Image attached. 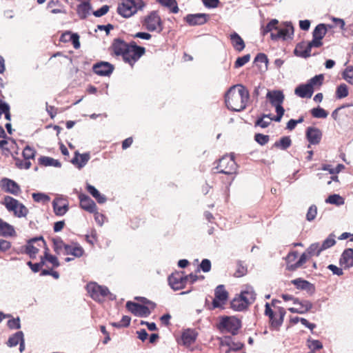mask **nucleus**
<instances>
[{
	"instance_id": "obj_29",
	"label": "nucleus",
	"mask_w": 353,
	"mask_h": 353,
	"mask_svg": "<svg viewBox=\"0 0 353 353\" xmlns=\"http://www.w3.org/2000/svg\"><path fill=\"white\" fill-rule=\"evenodd\" d=\"M19 343L20 344L19 350L21 352L24 349L23 334L21 331L17 332L12 335L7 343L9 347H14Z\"/></svg>"
},
{
	"instance_id": "obj_33",
	"label": "nucleus",
	"mask_w": 353,
	"mask_h": 353,
	"mask_svg": "<svg viewBox=\"0 0 353 353\" xmlns=\"http://www.w3.org/2000/svg\"><path fill=\"white\" fill-rule=\"evenodd\" d=\"M15 235L16 232L14 227L0 218V236L6 237Z\"/></svg>"
},
{
	"instance_id": "obj_11",
	"label": "nucleus",
	"mask_w": 353,
	"mask_h": 353,
	"mask_svg": "<svg viewBox=\"0 0 353 353\" xmlns=\"http://www.w3.org/2000/svg\"><path fill=\"white\" fill-rule=\"evenodd\" d=\"M327 26L324 23H320L315 27L312 32L313 39L312 41H309L307 48H319L323 46L322 39L327 32Z\"/></svg>"
},
{
	"instance_id": "obj_40",
	"label": "nucleus",
	"mask_w": 353,
	"mask_h": 353,
	"mask_svg": "<svg viewBox=\"0 0 353 353\" xmlns=\"http://www.w3.org/2000/svg\"><path fill=\"white\" fill-rule=\"evenodd\" d=\"M91 9L88 2L83 1L77 6V12L81 19H85Z\"/></svg>"
},
{
	"instance_id": "obj_16",
	"label": "nucleus",
	"mask_w": 353,
	"mask_h": 353,
	"mask_svg": "<svg viewBox=\"0 0 353 353\" xmlns=\"http://www.w3.org/2000/svg\"><path fill=\"white\" fill-rule=\"evenodd\" d=\"M168 283L173 290H181L187 284V277H185L183 272H176L169 276Z\"/></svg>"
},
{
	"instance_id": "obj_5",
	"label": "nucleus",
	"mask_w": 353,
	"mask_h": 353,
	"mask_svg": "<svg viewBox=\"0 0 353 353\" xmlns=\"http://www.w3.org/2000/svg\"><path fill=\"white\" fill-rule=\"evenodd\" d=\"M145 6L143 0H122L118 6L117 12L122 17L128 18Z\"/></svg>"
},
{
	"instance_id": "obj_45",
	"label": "nucleus",
	"mask_w": 353,
	"mask_h": 353,
	"mask_svg": "<svg viewBox=\"0 0 353 353\" xmlns=\"http://www.w3.org/2000/svg\"><path fill=\"white\" fill-rule=\"evenodd\" d=\"M310 257V256L305 252H303L301 255L299 259L296 263L289 265L288 270L294 271L296 269L302 267L306 263V261L309 259Z\"/></svg>"
},
{
	"instance_id": "obj_34",
	"label": "nucleus",
	"mask_w": 353,
	"mask_h": 353,
	"mask_svg": "<svg viewBox=\"0 0 353 353\" xmlns=\"http://www.w3.org/2000/svg\"><path fill=\"white\" fill-rule=\"evenodd\" d=\"M230 39L233 48L236 51L241 52L245 48L244 41L236 32L232 33L230 35Z\"/></svg>"
},
{
	"instance_id": "obj_17",
	"label": "nucleus",
	"mask_w": 353,
	"mask_h": 353,
	"mask_svg": "<svg viewBox=\"0 0 353 353\" xmlns=\"http://www.w3.org/2000/svg\"><path fill=\"white\" fill-rule=\"evenodd\" d=\"M126 308L132 314L141 317H146L151 313V309L149 306L141 305L134 302L128 301Z\"/></svg>"
},
{
	"instance_id": "obj_59",
	"label": "nucleus",
	"mask_w": 353,
	"mask_h": 353,
	"mask_svg": "<svg viewBox=\"0 0 353 353\" xmlns=\"http://www.w3.org/2000/svg\"><path fill=\"white\" fill-rule=\"evenodd\" d=\"M316 214H317V208L315 205H312L309 208V209L307 210V212L306 214V219L308 221H312L316 218Z\"/></svg>"
},
{
	"instance_id": "obj_35",
	"label": "nucleus",
	"mask_w": 353,
	"mask_h": 353,
	"mask_svg": "<svg viewBox=\"0 0 353 353\" xmlns=\"http://www.w3.org/2000/svg\"><path fill=\"white\" fill-rule=\"evenodd\" d=\"M243 297L245 299L247 303L250 305L256 300V293L251 286H246L245 290L241 291L240 293Z\"/></svg>"
},
{
	"instance_id": "obj_9",
	"label": "nucleus",
	"mask_w": 353,
	"mask_h": 353,
	"mask_svg": "<svg viewBox=\"0 0 353 353\" xmlns=\"http://www.w3.org/2000/svg\"><path fill=\"white\" fill-rule=\"evenodd\" d=\"M216 168L220 173L232 175L236 173L237 165L232 156L225 155L220 159Z\"/></svg>"
},
{
	"instance_id": "obj_49",
	"label": "nucleus",
	"mask_w": 353,
	"mask_h": 353,
	"mask_svg": "<svg viewBox=\"0 0 353 353\" xmlns=\"http://www.w3.org/2000/svg\"><path fill=\"white\" fill-rule=\"evenodd\" d=\"M336 97L337 99H343L348 96L349 91L347 85L345 83L340 84L336 90Z\"/></svg>"
},
{
	"instance_id": "obj_41",
	"label": "nucleus",
	"mask_w": 353,
	"mask_h": 353,
	"mask_svg": "<svg viewBox=\"0 0 353 353\" xmlns=\"http://www.w3.org/2000/svg\"><path fill=\"white\" fill-rule=\"evenodd\" d=\"M292 145V140L290 137L285 136L281 137L279 141H276L273 147L281 150H286Z\"/></svg>"
},
{
	"instance_id": "obj_44",
	"label": "nucleus",
	"mask_w": 353,
	"mask_h": 353,
	"mask_svg": "<svg viewBox=\"0 0 353 353\" xmlns=\"http://www.w3.org/2000/svg\"><path fill=\"white\" fill-rule=\"evenodd\" d=\"M254 63L261 69L266 70L268 69V57L263 53H259L254 59Z\"/></svg>"
},
{
	"instance_id": "obj_23",
	"label": "nucleus",
	"mask_w": 353,
	"mask_h": 353,
	"mask_svg": "<svg viewBox=\"0 0 353 353\" xmlns=\"http://www.w3.org/2000/svg\"><path fill=\"white\" fill-rule=\"evenodd\" d=\"M198 336V332L193 329L185 330L181 334L182 344L185 347H190L195 343Z\"/></svg>"
},
{
	"instance_id": "obj_50",
	"label": "nucleus",
	"mask_w": 353,
	"mask_h": 353,
	"mask_svg": "<svg viewBox=\"0 0 353 353\" xmlns=\"http://www.w3.org/2000/svg\"><path fill=\"white\" fill-rule=\"evenodd\" d=\"M39 163L43 166H58L60 164L57 161L48 157H41L39 159Z\"/></svg>"
},
{
	"instance_id": "obj_14",
	"label": "nucleus",
	"mask_w": 353,
	"mask_h": 353,
	"mask_svg": "<svg viewBox=\"0 0 353 353\" xmlns=\"http://www.w3.org/2000/svg\"><path fill=\"white\" fill-rule=\"evenodd\" d=\"M265 314L269 317L272 326L277 327H279L283 321V319L285 315V310L283 307H279V318L278 319H274V316L277 315V312H274L271 309L270 304L268 303H266Z\"/></svg>"
},
{
	"instance_id": "obj_52",
	"label": "nucleus",
	"mask_w": 353,
	"mask_h": 353,
	"mask_svg": "<svg viewBox=\"0 0 353 353\" xmlns=\"http://www.w3.org/2000/svg\"><path fill=\"white\" fill-rule=\"evenodd\" d=\"M323 74H319L311 78L307 83L311 85L312 88H314L315 86L320 87L323 84Z\"/></svg>"
},
{
	"instance_id": "obj_48",
	"label": "nucleus",
	"mask_w": 353,
	"mask_h": 353,
	"mask_svg": "<svg viewBox=\"0 0 353 353\" xmlns=\"http://www.w3.org/2000/svg\"><path fill=\"white\" fill-rule=\"evenodd\" d=\"M310 113L314 118L317 119H325L328 115V112L320 106L312 108Z\"/></svg>"
},
{
	"instance_id": "obj_30",
	"label": "nucleus",
	"mask_w": 353,
	"mask_h": 353,
	"mask_svg": "<svg viewBox=\"0 0 353 353\" xmlns=\"http://www.w3.org/2000/svg\"><path fill=\"white\" fill-rule=\"evenodd\" d=\"M90 158L89 153L79 154L78 151L74 152V157L71 160L72 164L79 169L82 168L88 163Z\"/></svg>"
},
{
	"instance_id": "obj_37",
	"label": "nucleus",
	"mask_w": 353,
	"mask_h": 353,
	"mask_svg": "<svg viewBox=\"0 0 353 353\" xmlns=\"http://www.w3.org/2000/svg\"><path fill=\"white\" fill-rule=\"evenodd\" d=\"M53 243V250L57 254H63L65 252V247H68V244H65L61 237H56L52 239Z\"/></svg>"
},
{
	"instance_id": "obj_57",
	"label": "nucleus",
	"mask_w": 353,
	"mask_h": 353,
	"mask_svg": "<svg viewBox=\"0 0 353 353\" xmlns=\"http://www.w3.org/2000/svg\"><path fill=\"white\" fill-rule=\"evenodd\" d=\"M22 154L25 160L29 161L30 159L34 158L36 151L32 148L27 145L23 149Z\"/></svg>"
},
{
	"instance_id": "obj_38",
	"label": "nucleus",
	"mask_w": 353,
	"mask_h": 353,
	"mask_svg": "<svg viewBox=\"0 0 353 353\" xmlns=\"http://www.w3.org/2000/svg\"><path fill=\"white\" fill-rule=\"evenodd\" d=\"M86 190L99 203H104L106 201V197L104 195L101 194L93 185L87 184Z\"/></svg>"
},
{
	"instance_id": "obj_31",
	"label": "nucleus",
	"mask_w": 353,
	"mask_h": 353,
	"mask_svg": "<svg viewBox=\"0 0 353 353\" xmlns=\"http://www.w3.org/2000/svg\"><path fill=\"white\" fill-rule=\"evenodd\" d=\"M63 254H71L74 257L79 258L84 254V250L77 243H72L68 247H65V252H63Z\"/></svg>"
},
{
	"instance_id": "obj_62",
	"label": "nucleus",
	"mask_w": 353,
	"mask_h": 353,
	"mask_svg": "<svg viewBox=\"0 0 353 353\" xmlns=\"http://www.w3.org/2000/svg\"><path fill=\"white\" fill-rule=\"evenodd\" d=\"M298 256V252L297 251H292L288 253L285 258V261L287 263V269L288 270L289 265L294 264L295 260L296 259Z\"/></svg>"
},
{
	"instance_id": "obj_7",
	"label": "nucleus",
	"mask_w": 353,
	"mask_h": 353,
	"mask_svg": "<svg viewBox=\"0 0 353 353\" xmlns=\"http://www.w3.org/2000/svg\"><path fill=\"white\" fill-rule=\"evenodd\" d=\"M241 327V321L234 316L223 317L218 325V328L222 332H228L232 335L236 334Z\"/></svg>"
},
{
	"instance_id": "obj_27",
	"label": "nucleus",
	"mask_w": 353,
	"mask_h": 353,
	"mask_svg": "<svg viewBox=\"0 0 353 353\" xmlns=\"http://www.w3.org/2000/svg\"><path fill=\"white\" fill-rule=\"evenodd\" d=\"M230 306L234 310L241 312L247 310L250 305L247 303L244 297L240 294L234 297L231 301Z\"/></svg>"
},
{
	"instance_id": "obj_51",
	"label": "nucleus",
	"mask_w": 353,
	"mask_h": 353,
	"mask_svg": "<svg viewBox=\"0 0 353 353\" xmlns=\"http://www.w3.org/2000/svg\"><path fill=\"white\" fill-rule=\"evenodd\" d=\"M278 23L279 21L277 19H272L265 27L263 28L262 32L263 34H268V32H273L272 30H274L276 32L277 28H278Z\"/></svg>"
},
{
	"instance_id": "obj_56",
	"label": "nucleus",
	"mask_w": 353,
	"mask_h": 353,
	"mask_svg": "<svg viewBox=\"0 0 353 353\" xmlns=\"http://www.w3.org/2000/svg\"><path fill=\"white\" fill-rule=\"evenodd\" d=\"M131 318L128 316H123L119 322L112 323L111 325L117 328L128 327L130 323Z\"/></svg>"
},
{
	"instance_id": "obj_26",
	"label": "nucleus",
	"mask_w": 353,
	"mask_h": 353,
	"mask_svg": "<svg viewBox=\"0 0 353 353\" xmlns=\"http://www.w3.org/2000/svg\"><path fill=\"white\" fill-rule=\"evenodd\" d=\"M314 88H312L311 85L307 83L298 85L294 90V94L301 98L310 99L312 97Z\"/></svg>"
},
{
	"instance_id": "obj_3",
	"label": "nucleus",
	"mask_w": 353,
	"mask_h": 353,
	"mask_svg": "<svg viewBox=\"0 0 353 353\" xmlns=\"http://www.w3.org/2000/svg\"><path fill=\"white\" fill-rule=\"evenodd\" d=\"M143 28L149 32L161 33L163 30V22L157 10L150 12L141 20Z\"/></svg>"
},
{
	"instance_id": "obj_6",
	"label": "nucleus",
	"mask_w": 353,
	"mask_h": 353,
	"mask_svg": "<svg viewBox=\"0 0 353 353\" xmlns=\"http://www.w3.org/2000/svg\"><path fill=\"white\" fill-rule=\"evenodd\" d=\"M266 97L269 99L271 105L275 108L276 116L274 117V120L279 122L285 112V110L282 106V103L285 99L283 92L281 90L268 91Z\"/></svg>"
},
{
	"instance_id": "obj_53",
	"label": "nucleus",
	"mask_w": 353,
	"mask_h": 353,
	"mask_svg": "<svg viewBox=\"0 0 353 353\" xmlns=\"http://www.w3.org/2000/svg\"><path fill=\"white\" fill-rule=\"evenodd\" d=\"M336 243V241L334 239V235L331 234L328 236V237L321 244V250L323 251L327 250Z\"/></svg>"
},
{
	"instance_id": "obj_54",
	"label": "nucleus",
	"mask_w": 353,
	"mask_h": 353,
	"mask_svg": "<svg viewBox=\"0 0 353 353\" xmlns=\"http://www.w3.org/2000/svg\"><path fill=\"white\" fill-rule=\"evenodd\" d=\"M343 78L348 83L353 85V66L350 65L345 68L343 72Z\"/></svg>"
},
{
	"instance_id": "obj_13",
	"label": "nucleus",
	"mask_w": 353,
	"mask_h": 353,
	"mask_svg": "<svg viewBox=\"0 0 353 353\" xmlns=\"http://www.w3.org/2000/svg\"><path fill=\"white\" fill-rule=\"evenodd\" d=\"M293 34V26L290 23H286L284 27H278L276 32H271L270 37L272 40H287L292 38Z\"/></svg>"
},
{
	"instance_id": "obj_47",
	"label": "nucleus",
	"mask_w": 353,
	"mask_h": 353,
	"mask_svg": "<svg viewBox=\"0 0 353 353\" xmlns=\"http://www.w3.org/2000/svg\"><path fill=\"white\" fill-rule=\"evenodd\" d=\"M322 251L321 244L315 243L311 244L305 252L311 257L312 256H319Z\"/></svg>"
},
{
	"instance_id": "obj_19",
	"label": "nucleus",
	"mask_w": 353,
	"mask_h": 353,
	"mask_svg": "<svg viewBox=\"0 0 353 353\" xmlns=\"http://www.w3.org/2000/svg\"><path fill=\"white\" fill-rule=\"evenodd\" d=\"M294 304L296 305L294 307H290L288 310L292 313L305 314L310 311L313 304L307 300H299L296 298L294 299Z\"/></svg>"
},
{
	"instance_id": "obj_61",
	"label": "nucleus",
	"mask_w": 353,
	"mask_h": 353,
	"mask_svg": "<svg viewBox=\"0 0 353 353\" xmlns=\"http://www.w3.org/2000/svg\"><path fill=\"white\" fill-rule=\"evenodd\" d=\"M254 140L260 145H265L270 140V137L268 135H265L263 134H256L254 135Z\"/></svg>"
},
{
	"instance_id": "obj_63",
	"label": "nucleus",
	"mask_w": 353,
	"mask_h": 353,
	"mask_svg": "<svg viewBox=\"0 0 353 353\" xmlns=\"http://www.w3.org/2000/svg\"><path fill=\"white\" fill-rule=\"evenodd\" d=\"M15 165L19 169H29L31 166V163L30 161L16 159Z\"/></svg>"
},
{
	"instance_id": "obj_12",
	"label": "nucleus",
	"mask_w": 353,
	"mask_h": 353,
	"mask_svg": "<svg viewBox=\"0 0 353 353\" xmlns=\"http://www.w3.org/2000/svg\"><path fill=\"white\" fill-rule=\"evenodd\" d=\"M228 299V292L223 285H218L214 290V299L212 301V307L223 308Z\"/></svg>"
},
{
	"instance_id": "obj_60",
	"label": "nucleus",
	"mask_w": 353,
	"mask_h": 353,
	"mask_svg": "<svg viewBox=\"0 0 353 353\" xmlns=\"http://www.w3.org/2000/svg\"><path fill=\"white\" fill-rule=\"evenodd\" d=\"M32 198L36 202L47 203L50 201V198L47 194L43 193H34Z\"/></svg>"
},
{
	"instance_id": "obj_8",
	"label": "nucleus",
	"mask_w": 353,
	"mask_h": 353,
	"mask_svg": "<svg viewBox=\"0 0 353 353\" xmlns=\"http://www.w3.org/2000/svg\"><path fill=\"white\" fill-rule=\"evenodd\" d=\"M46 248H48V246L42 236L33 238L28 241L25 246V253L31 259H34L39 250L43 248L45 251Z\"/></svg>"
},
{
	"instance_id": "obj_20",
	"label": "nucleus",
	"mask_w": 353,
	"mask_h": 353,
	"mask_svg": "<svg viewBox=\"0 0 353 353\" xmlns=\"http://www.w3.org/2000/svg\"><path fill=\"white\" fill-rule=\"evenodd\" d=\"M78 197L80 201V207L82 209L90 213L98 214L96 203L88 196L80 193Z\"/></svg>"
},
{
	"instance_id": "obj_15",
	"label": "nucleus",
	"mask_w": 353,
	"mask_h": 353,
	"mask_svg": "<svg viewBox=\"0 0 353 353\" xmlns=\"http://www.w3.org/2000/svg\"><path fill=\"white\" fill-rule=\"evenodd\" d=\"M0 188L6 193L18 196L21 192L20 185L14 180L4 177L0 180Z\"/></svg>"
},
{
	"instance_id": "obj_46",
	"label": "nucleus",
	"mask_w": 353,
	"mask_h": 353,
	"mask_svg": "<svg viewBox=\"0 0 353 353\" xmlns=\"http://www.w3.org/2000/svg\"><path fill=\"white\" fill-rule=\"evenodd\" d=\"M163 6L167 7L172 13H177L179 10L176 0H157Z\"/></svg>"
},
{
	"instance_id": "obj_43",
	"label": "nucleus",
	"mask_w": 353,
	"mask_h": 353,
	"mask_svg": "<svg viewBox=\"0 0 353 353\" xmlns=\"http://www.w3.org/2000/svg\"><path fill=\"white\" fill-rule=\"evenodd\" d=\"M274 117H272L271 114H264L255 121V126L265 128L270 124L272 121H274Z\"/></svg>"
},
{
	"instance_id": "obj_1",
	"label": "nucleus",
	"mask_w": 353,
	"mask_h": 353,
	"mask_svg": "<svg viewBox=\"0 0 353 353\" xmlns=\"http://www.w3.org/2000/svg\"><path fill=\"white\" fill-rule=\"evenodd\" d=\"M110 51L112 56L121 57L124 63L133 68L145 54L146 49L138 46L134 41L128 43L121 39H114L110 47Z\"/></svg>"
},
{
	"instance_id": "obj_25",
	"label": "nucleus",
	"mask_w": 353,
	"mask_h": 353,
	"mask_svg": "<svg viewBox=\"0 0 353 353\" xmlns=\"http://www.w3.org/2000/svg\"><path fill=\"white\" fill-rule=\"evenodd\" d=\"M208 17L206 14H190L185 17V20L190 26H200L207 22Z\"/></svg>"
},
{
	"instance_id": "obj_36",
	"label": "nucleus",
	"mask_w": 353,
	"mask_h": 353,
	"mask_svg": "<svg viewBox=\"0 0 353 353\" xmlns=\"http://www.w3.org/2000/svg\"><path fill=\"white\" fill-rule=\"evenodd\" d=\"M230 338L225 337L224 339H223L221 341V347H223L224 346L228 347V348L225 350V353H229L231 351H237L241 350L243 344L241 343H233L232 345L230 344Z\"/></svg>"
},
{
	"instance_id": "obj_2",
	"label": "nucleus",
	"mask_w": 353,
	"mask_h": 353,
	"mask_svg": "<svg viewBox=\"0 0 353 353\" xmlns=\"http://www.w3.org/2000/svg\"><path fill=\"white\" fill-rule=\"evenodd\" d=\"M249 101V90L241 84L230 87L225 96V102L227 108L234 112H241L245 110Z\"/></svg>"
},
{
	"instance_id": "obj_22",
	"label": "nucleus",
	"mask_w": 353,
	"mask_h": 353,
	"mask_svg": "<svg viewBox=\"0 0 353 353\" xmlns=\"http://www.w3.org/2000/svg\"><path fill=\"white\" fill-rule=\"evenodd\" d=\"M306 138L310 144L307 148H310V145H317L321 142L322 139V132L316 127H308L305 133Z\"/></svg>"
},
{
	"instance_id": "obj_32",
	"label": "nucleus",
	"mask_w": 353,
	"mask_h": 353,
	"mask_svg": "<svg viewBox=\"0 0 353 353\" xmlns=\"http://www.w3.org/2000/svg\"><path fill=\"white\" fill-rule=\"evenodd\" d=\"M308 46L309 42H301L298 43L294 50L295 54L303 58L310 57L312 54L311 50L312 48H307Z\"/></svg>"
},
{
	"instance_id": "obj_28",
	"label": "nucleus",
	"mask_w": 353,
	"mask_h": 353,
	"mask_svg": "<svg viewBox=\"0 0 353 353\" xmlns=\"http://www.w3.org/2000/svg\"><path fill=\"white\" fill-rule=\"evenodd\" d=\"M59 41L63 43L72 42L73 47L78 49L80 47L79 36L77 33L65 32L61 35Z\"/></svg>"
},
{
	"instance_id": "obj_55",
	"label": "nucleus",
	"mask_w": 353,
	"mask_h": 353,
	"mask_svg": "<svg viewBox=\"0 0 353 353\" xmlns=\"http://www.w3.org/2000/svg\"><path fill=\"white\" fill-rule=\"evenodd\" d=\"M326 202L336 205H341L344 203V199L339 194H332L327 197Z\"/></svg>"
},
{
	"instance_id": "obj_4",
	"label": "nucleus",
	"mask_w": 353,
	"mask_h": 353,
	"mask_svg": "<svg viewBox=\"0 0 353 353\" xmlns=\"http://www.w3.org/2000/svg\"><path fill=\"white\" fill-rule=\"evenodd\" d=\"M1 204L17 218L26 217L29 212L28 209L22 203L10 196H5Z\"/></svg>"
},
{
	"instance_id": "obj_10",
	"label": "nucleus",
	"mask_w": 353,
	"mask_h": 353,
	"mask_svg": "<svg viewBox=\"0 0 353 353\" xmlns=\"http://www.w3.org/2000/svg\"><path fill=\"white\" fill-rule=\"evenodd\" d=\"M86 289L91 298L97 301H101L110 293L107 287L99 285L96 283H88Z\"/></svg>"
},
{
	"instance_id": "obj_42",
	"label": "nucleus",
	"mask_w": 353,
	"mask_h": 353,
	"mask_svg": "<svg viewBox=\"0 0 353 353\" xmlns=\"http://www.w3.org/2000/svg\"><path fill=\"white\" fill-rule=\"evenodd\" d=\"M41 259H43L44 263L46 261L50 263L53 268H57L60 265L57 257L50 254V250L48 248H46L44 254L41 256Z\"/></svg>"
},
{
	"instance_id": "obj_39",
	"label": "nucleus",
	"mask_w": 353,
	"mask_h": 353,
	"mask_svg": "<svg viewBox=\"0 0 353 353\" xmlns=\"http://www.w3.org/2000/svg\"><path fill=\"white\" fill-rule=\"evenodd\" d=\"M292 283L294 284L298 289L306 290L307 291L314 290V288L312 284L306 280L301 279H296L292 280Z\"/></svg>"
},
{
	"instance_id": "obj_24",
	"label": "nucleus",
	"mask_w": 353,
	"mask_h": 353,
	"mask_svg": "<svg viewBox=\"0 0 353 353\" xmlns=\"http://www.w3.org/2000/svg\"><path fill=\"white\" fill-rule=\"evenodd\" d=\"M339 264L345 269H348L353 266L352 248H347L343 252L339 259Z\"/></svg>"
},
{
	"instance_id": "obj_64",
	"label": "nucleus",
	"mask_w": 353,
	"mask_h": 353,
	"mask_svg": "<svg viewBox=\"0 0 353 353\" xmlns=\"http://www.w3.org/2000/svg\"><path fill=\"white\" fill-rule=\"evenodd\" d=\"M247 272L246 268L241 263H237L236 264V269L234 274V276L236 277H241L245 274Z\"/></svg>"
},
{
	"instance_id": "obj_58",
	"label": "nucleus",
	"mask_w": 353,
	"mask_h": 353,
	"mask_svg": "<svg viewBox=\"0 0 353 353\" xmlns=\"http://www.w3.org/2000/svg\"><path fill=\"white\" fill-rule=\"evenodd\" d=\"M250 59V55L249 54H245L243 57H238L234 63V68H239L246 64Z\"/></svg>"
},
{
	"instance_id": "obj_21",
	"label": "nucleus",
	"mask_w": 353,
	"mask_h": 353,
	"mask_svg": "<svg viewBox=\"0 0 353 353\" xmlns=\"http://www.w3.org/2000/svg\"><path fill=\"white\" fill-rule=\"evenodd\" d=\"M114 69V67L112 64L105 61L97 63L92 67L93 72L99 76H109L112 73Z\"/></svg>"
},
{
	"instance_id": "obj_18",
	"label": "nucleus",
	"mask_w": 353,
	"mask_h": 353,
	"mask_svg": "<svg viewBox=\"0 0 353 353\" xmlns=\"http://www.w3.org/2000/svg\"><path fill=\"white\" fill-rule=\"evenodd\" d=\"M52 207L57 216H63L69 210V202L62 196L57 197L52 202Z\"/></svg>"
}]
</instances>
